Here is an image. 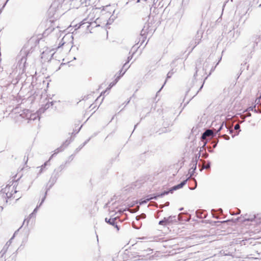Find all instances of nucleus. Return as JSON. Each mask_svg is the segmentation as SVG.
<instances>
[{
	"instance_id": "obj_1",
	"label": "nucleus",
	"mask_w": 261,
	"mask_h": 261,
	"mask_svg": "<svg viewBox=\"0 0 261 261\" xmlns=\"http://www.w3.org/2000/svg\"><path fill=\"white\" fill-rule=\"evenodd\" d=\"M60 176V173H59L57 172H56L55 170L54 171L49 181L48 182L46 185V191L45 193V195L44 197L42 199V200L39 205V206H41L43 202H44L46 196L47 195V193L48 190H50V189L54 185V184L56 182L58 178Z\"/></svg>"
},
{
	"instance_id": "obj_2",
	"label": "nucleus",
	"mask_w": 261,
	"mask_h": 261,
	"mask_svg": "<svg viewBox=\"0 0 261 261\" xmlns=\"http://www.w3.org/2000/svg\"><path fill=\"white\" fill-rule=\"evenodd\" d=\"M214 130H216V128H212V129H208L204 132L201 136V140L204 141L206 139L207 137H215L216 136V132H214Z\"/></svg>"
},
{
	"instance_id": "obj_3",
	"label": "nucleus",
	"mask_w": 261,
	"mask_h": 261,
	"mask_svg": "<svg viewBox=\"0 0 261 261\" xmlns=\"http://www.w3.org/2000/svg\"><path fill=\"white\" fill-rule=\"evenodd\" d=\"M200 155L198 157L197 155L195 156L194 158H193L191 166H192L191 168L189 170V174H190V176L189 177V178L193 175L195 172V170L196 169V166L198 161V159L199 158Z\"/></svg>"
},
{
	"instance_id": "obj_4",
	"label": "nucleus",
	"mask_w": 261,
	"mask_h": 261,
	"mask_svg": "<svg viewBox=\"0 0 261 261\" xmlns=\"http://www.w3.org/2000/svg\"><path fill=\"white\" fill-rule=\"evenodd\" d=\"M70 142L71 141H68V140H66L60 147L57 148L55 150V153L52 155V156L64 150V149L70 143Z\"/></svg>"
},
{
	"instance_id": "obj_5",
	"label": "nucleus",
	"mask_w": 261,
	"mask_h": 261,
	"mask_svg": "<svg viewBox=\"0 0 261 261\" xmlns=\"http://www.w3.org/2000/svg\"><path fill=\"white\" fill-rule=\"evenodd\" d=\"M71 5H73V7L76 8H79L81 5H83L84 3L86 4L87 0H70Z\"/></svg>"
},
{
	"instance_id": "obj_6",
	"label": "nucleus",
	"mask_w": 261,
	"mask_h": 261,
	"mask_svg": "<svg viewBox=\"0 0 261 261\" xmlns=\"http://www.w3.org/2000/svg\"><path fill=\"white\" fill-rule=\"evenodd\" d=\"M124 255H128V258H129L131 260H137L139 259L140 255H134L131 252H129L127 250H125Z\"/></svg>"
},
{
	"instance_id": "obj_7",
	"label": "nucleus",
	"mask_w": 261,
	"mask_h": 261,
	"mask_svg": "<svg viewBox=\"0 0 261 261\" xmlns=\"http://www.w3.org/2000/svg\"><path fill=\"white\" fill-rule=\"evenodd\" d=\"M117 219H118V217H115L113 218H110V219L106 218L105 222H107V223L109 224L110 225H111L113 226V225H115V222Z\"/></svg>"
},
{
	"instance_id": "obj_8",
	"label": "nucleus",
	"mask_w": 261,
	"mask_h": 261,
	"mask_svg": "<svg viewBox=\"0 0 261 261\" xmlns=\"http://www.w3.org/2000/svg\"><path fill=\"white\" fill-rule=\"evenodd\" d=\"M145 27L144 26V28L142 29L140 33V36L142 37V42L141 45L143 43V42L145 41V39L146 38L147 29L145 30Z\"/></svg>"
},
{
	"instance_id": "obj_9",
	"label": "nucleus",
	"mask_w": 261,
	"mask_h": 261,
	"mask_svg": "<svg viewBox=\"0 0 261 261\" xmlns=\"http://www.w3.org/2000/svg\"><path fill=\"white\" fill-rule=\"evenodd\" d=\"M202 38V34L201 33L197 32V33L195 36V38L194 39L195 41V46H196L198 44L200 41L201 38Z\"/></svg>"
},
{
	"instance_id": "obj_10",
	"label": "nucleus",
	"mask_w": 261,
	"mask_h": 261,
	"mask_svg": "<svg viewBox=\"0 0 261 261\" xmlns=\"http://www.w3.org/2000/svg\"><path fill=\"white\" fill-rule=\"evenodd\" d=\"M176 218V216H170L167 218H166V222L168 225L174 222H177Z\"/></svg>"
},
{
	"instance_id": "obj_11",
	"label": "nucleus",
	"mask_w": 261,
	"mask_h": 261,
	"mask_svg": "<svg viewBox=\"0 0 261 261\" xmlns=\"http://www.w3.org/2000/svg\"><path fill=\"white\" fill-rule=\"evenodd\" d=\"M203 213H204V211L203 210H197L196 212V216L198 218H200V219L205 218L206 217V216H205V215H204L203 216Z\"/></svg>"
},
{
	"instance_id": "obj_12",
	"label": "nucleus",
	"mask_w": 261,
	"mask_h": 261,
	"mask_svg": "<svg viewBox=\"0 0 261 261\" xmlns=\"http://www.w3.org/2000/svg\"><path fill=\"white\" fill-rule=\"evenodd\" d=\"M184 214L183 213H180L178 215V220L180 221H189V219L187 217H184L183 216Z\"/></svg>"
},
{
	"instance_id": "obj_13",
	"label": "nucleus",
	"mask_w": 261,
	"mask_h": 261,
	"mask_svg": "<svg viewBox=\"0 0 261 261\" xmlns=\"http://www.w3.org/2000/svg\"><path fill=\"white\" fill-rule=\"evenodd\" d=\"M257 36L256 35L253 36L252 37V40L254 42L253 47H254L255 46H257L258 43L260 41L259 39H257Z\"/></svg>"
},
{
	"instance_id": "obj_14",
	"label": "nucleus",
	"mask_w": 261,
	"mask_h": 261,
	"mask_svg": "<svg viewBox=\"0 0 261 261\" xmlns=\"http://www.w3.org/2000/svg\"><path fill=\"white\" fill-rule=\"evenodd\" d=\"M66 164H65H65H62L59 167H58L57 168L55 169L54 170L56 172H57L59 173H60L62 171V170H63L64 169V168L65 167V165Z\"/></svg>"
},
{
	"instance_id": "obj_15",
	"label": "nucleus",
	"mask_w": 261,
	"mask_h": 261,
	"mask_svg": "<svg viewBox=\"0 0 261 261\" xmlns=\"http://www.w3.org/2000/svg\"><path fill=\"white\" fill-rule=\"evenodd\" d=\"M158 198L157 194L149 195L147 196V201H149L152 199L156 200Z\"/></svg>"
},
{
	"instance_id": "obj_16",
	"label": "nucleus",
	"mask_w": 261,
	"mask_h": 261,
	"mask_svg": "<svg viewBox=\"0 0 261 261\" xmlns=\"http://www.w3.org/2000/svg\"><path fill=\"white\" fill-rule=\"evenodd\" d=\"M169 193H172V192L170 191V190L169 191H164L163 192H162V193H161L160 194H157V197H158V198L159 197H162L168 194Z\"/></svg>"
},
{
	"instance_id": "obj_17",
	"label": "nucleus",
	"mask_w": 261,
	"mask_h": 261,
	"mask_svg": "<svg viewBox=\"0 0 261 261\" xmlns=\"http://www.w3.org/2000/svg\"><path fill=\"white\" fill-rule=\"evenodd\" d=\"M189 179V178H187L186 179L183 180L181 181L180 184H178V186L179 189L182 188L187 183L188 180Z\"/></svg>"
},
{
	"instance_id": "obj_18",
	"label": "nucleus",
	"mask_w": 261,
	"mask_h": 261,
	"mask_svg": "<svg viewBox=\"0 0 261 261\" xmlns=\"http://www.w3.org/2000/svg\"><path fill=\"white\" fill-rule=\"evenodd\" d=\"M255 107L256 105H255L253 107H250L245 111V112L251 111H254L255 113H258V111L255 109Z\"/></svg>"
},
{
	"instance_id": "obj_19",
	"label": "nucleus",
	"mask_w": 261,
	"mask_h": 261,
	"mask_svg": "<svg viewBox=\"0 0 261 261\" xmlns=\"http://www.w3.org/2000/svg\"><path fill=\"white\" fill-rule=\"evenodd\" d=\"M159 224L164 225V226H166V225H168L167 222H166V217H165L163 220L160 221L159 222Z\"/></svg>"
},
{
	"instance_id": "obj_20",
	"label": "nucleus",
	"mask_w": 261,
	"mask_h": 261,
	"mask_svg": "<svg viewBox=\"0 0 261 261\" xmlns=\"http://www.w3.org/2000/svg\"><path fill=\"white\" fill-rule=\"evenodd\" d=\"M146 218V214H144V213H142L141 214V215H139V216H136V219L137 220V221H139V220H140L141 219H144Z\"/></svg>"
},
{
	"instance_id": "obj_21",
	"label": "nucleus",
	"mask_w": 261,
	"mask_h": 261,
	"mask_svg": "<svg viewBox=\"0 0 261 261\" xmlns=\"http://www.w3.org/2000/svg\"><path fill=\"white\" fill-rule=\"evenodd\" d=\"M240 219V218L239 217L234 220H233V219L227 220L226 221H221L220 222L221 223H226V222H233L236 223V222L239 221Z\"/></svg>"
},
{
	"instance_id": "obj_22",
	"label": "nucleus",
	"mask_w": 261,
	"mask_h": 261,
	"mask_svg": "<svg viewBox=\"0 0 261 261\" xmlns=\"http://www.w3.org/2000/svg\"><path fill=\"white\" fill-rule=\"evenodd\" d=\"M46 111V110L43 108V107L40 108L39 110L37 111V113H38V115H37V117L39 116V115H40L43 113H44V112Z\"/></svg>"
},
{
	"instance_id": "obj_23",
	"label": "nucleus",
	"mask_w": 261,
	"mask_h": 261,
	"mask_svg": "<svg viewBox=\"0 0 261 261\" xmlns=\"http://www.w3.org/2000/svg\"><path fill=\"white\" fill-rule=\"evenodd\" d=\"M7 248H5L4 247L3 249L0 252V257H2L6 253Z\"/></svg>"
},
{
	"instance_id": "obj_24",
	"label": "nucleus",
	"mask_w": 261,
	"mask_h": 261,
	"mask_svg": "<svg viewBox=\"0 0 261 261\" xmlns=\"http://www.w3.org/2000/svg\"><path fill=\"white\" fill-rule=\"evenodd\" d=\"M53 105V102H47L43 106V108L46 110L50 107V106H52Z\"/></svg>"
},
{
	"instance_id": "obj_25",
	"label": "nucleus",
	"mask_w": 261,
	"mask_h": 261,
	"mask_svg": "<svg viewBox=\"0 0 261 261\" xmlns=\"http://www.w3.org/2000/svg\"><path fill=\"white\" fill-rule=\"evenodd\" d=\"M127 63H125L123 66V67H122V69L124 68L125 69V70L124 71V72H123V73H122V75H123L125 72L126 71V70L129 68V66H127Z\"/></svg>"
},
{
	"instance_id": "obj_26",
	"label": "nucleus",
	"mask_w": 261,
	"mask_h": 261,
	"mask_svg": "<svg viewBox=\"0 0 261 261\" xmlns=\"http://www.w3.org/2000/svg\"><path fill=\"white\" fill-rule=\"evenodd\" d=\"M224 122H223L219 126V128H218L217 130L216 129L215 130V132L217 134H218L219 132H220V130L222 129L223 127V125H224Z\"/></svg>"
},
{
	"instance_id": "obj_27",
	"label": "nucleus",
	"mask_w": 261,
	"mask_h": 261,
	"mask_svg": "<svg viewBox=\"0 0 261 261\" xmlns=\"http://www.w3.org/2000/svg\"><path fill=\"white\" fill-rule=\"evenodd\" d=\"M234 129L236 130H239V132L236 134V135H238L239 134V133L241 131L240 126L239 124H236L234 126Z\"/></svg>"
},
{
	"instance_id": "obj_28",
	"label": "nucleus",
	"mask_w": 261,
	"mask_h": 261,
	"mask_svg": "<svg viewBox=\"0 0 261 261\" xmlns=\"http://www.w3.org/2000/svg\"><path fill=\"white\" fill-rule=\"evenodd\" d=\"M253 4H259L258 7H261V0H253Z\"/></svg>"
},
{
	"instance_id": "obj_29",
	"label": "nucleus",
	"mask_w": 261,
	"mask_h": 261,
	"mask_svg": "<svg viewBox=\"0 0 261 261\" xmlns=\"http://www.w3.org/2000/svg\"><path fill=\"white\" fill-rule=\"evenodd\" d=\"M178 189H179V188L178 185H175V186L172 187V188H171L170 189V191L173 192L174 191L178 190Z\"/></svg>"
},
{
	"instance_id": "obj_30",
	"label": "nucleus",
	"mask_w": 261,
	"mask_h": 261,
	"mask_svg": "<svg viewBox=\"0 0 261 261\" xmlns=\"http://www.w3.org/2000/svg\"><path fill=\"white\" fill-rule=\"evenodd\" d=\"M216 212H217V211H216L215 210H214V209H213V210H212V211H211V212H212V215H213V217L214 218H216L218 219V216L216 215V214H215V213H216Z\"/></svg>"
},
{
	"instance_id": "obj_31",
	"label": "nucleus",
	"mask_w": 261,
	"mask_h": 261,
	"mask_svg": "<svg viewBox=\"0 0 261 261\" xmlns=\"http://www.w3.org/2000/svg\"><path fill=\"white\" fill-rule=\"evenodd\" d=\"M73 155H71L69 157V159L67 161H66L65 164L69 163L73 159Z\"/></svg>"
},
{
	"instance_id": "obj_32",
	"label": "nucleus",
	"mask_w": 261,
	"mask_h": 261,
	"mask_svg": "<svg viewBox=\"0 0 261 261\" xmlns=\"http://www.w3.org/2000/svg\"><path fill=\"white\" fill-rule=\"evenodd\" d=\"M173 73H174V72L172 70L170 71L167 75V79L170 78L171 77L172 75L173 74Z\"/></svg>"
},
{
	"instance_id": "obj_33",
	"label": "nucleus",
	"mask_w": 261,
	"mask_h": 261,
	"mask_svg": "<svg viewBox=\"0 0 261 261\" xmlns=\"http://www.w3.org/2000/svg\"><path fill=\"white\" fill-rule=\"evenodd\" d=\"M37 117V116H36V115L35 114H31L30 116V119L31 120H35Z\"/></svg>"
},
{
	"instance_id": "obj_34",
	"label": "nucleus",
	"mask_w": 261,
	"mask_h": 261,
	"mask_svg": "<svg viewBox=\"0 0 261 261\" xmlns=\"http://www.w3.org/2000/svg\"><path fill=\"white\" fill-rule=\"evenodd\" d=\"M122 69H122L120 71V76H117V77H116V79H115L116 83V82H118V81L119 80L120 77L121 76H122V73H123V72H122Z\"/></svg>"
},
{
	"instance_id": "obj_35",
	"label": "nucleus",
	"mask_w": 261,
	"mask_h": 261,
	"mask_svg": "<svg viewBox=\"0 0 261 261\" xmlns=\"http://www.w3.org/2000/svg\"><path fill=\"white\" fill-rule=\"evenodd\" d=\"M47 162H45L43 165H42L41 166V169L40 170V172H39V173H41L42 172V169L43 168H44L45 167V166H46L47 165Z\"/></svg>"
},
{
	"instance_id": "obj_36",
	"label": "nucleus",
	"mask_w": 261,
	"mask_h": 261,
	"mask_svg": "<svg viewBox=\"0 0 261 261\" xmlns=\"http://www.w3.org/2000/svg\"><path fill=\"white\" fill-rule=\"evenodd\" d=\"M221 137L223 138L224 139H225L226 140H228L230 139L229 137L228 136H227V135H223L221 136Z\"/></svg>"
},
{
	"instance_id": "obj_37",
	"label": "nucleus",
	"mask_w": 261,
	"mask_h": 261,
	"mask_svg": "<svg viewBox=\"0 0 261 261\" xmlns=\"http://www.w3.org/2000/svg\"><path fill=\"white\" fill-rule=\"evenodd\" d=\"M217 125L218 124L216 121H213V122L212 123V126H213V128H215V127H217Z\"/></svg>"
},
{
	"instance_id": "obj_38",
	"label": "nucleus",
	"mask_w": 261,
	"mask_h": 261,
	"mask_svg": "<svg viewBox=\"0 0 261 261\" xmlns=\"http://www.w3.org/2000/svg\"><path fill=\"white\" fill-rule=\"evenodd\" d=\"M114 84H115V83H111V84H110V85H109V87H109V88H108L107 89V90H105V91H103V94H105V93L107 92V90L110 89L112 86H113V85H114Z\"/></svg>"
},
{
	"instance_id": "obj_39",
	"label": "nucleus",
	"mask_w": 261,
	"mask_h": 261,
	"mask_svg": "<svg viewBox=\"0 0 261 261\" xmlns=\"http://www.w3.org/2000/svg\"><path fill=\"white\" fill-rule=\"evenodd\" d=\"M21 62H22L23 61H24V64L26 62V58L25 57H22L21 58Z\"/></svg>"
},
{
	"instance_id": "obj_40",
	"label": "nucleus",
	"mask_w": 261,
	"mask_h": 261,
	"mask_svg": "<svg viewBox=\"0 0 261 261\" xmlns=\"http://www.w3.org/2000/svg\"><path fill=\"white\" fill-rule=\"evenodd\" d=\"M251 114L250 112H247L246 114H245V117H250L251 116Z\"/></svg>"
},
{
	"instance_id": "obj_41",
	"label": "nucleus",
	"mask_w": 261,
	"mask_h": 261,
	"mask_svg": "<svg viewBox=\"0 0 261 261\" xmlns=\"http://www.w3.org/2000/svg\"><path fill=\"white\" fill-rule=\"evenodd\" d=\"M89 139L87 140V141H85L83 144L82 145V147H83L89 141Z\"/></svg>"
},
{
	"instance_id": "obj_42",
	"label": "nucleus",
	"mask_w": 261,
	"mask_h": 261,
	"mask_svg": "<svg viewBox=\"0 0 261 261\" xmlns=\"http://www.w3.org/2000/svg\"><path fill=\"white\" fill-rule=\"evenodd\" d=\"M203 84L201 85V86L200 87L199 89L197 91V92H196V94L195 95H194L193 97H194L196 94H197V93L199 92V91L201 90V89L203 87Z\"/></svg>"
},
{
	"instance_id": "obj_43",
	"label": "nucleus",
	"mask_w": 261,
	"mask_h": 261,
	"mask_svg": "<svg viewBox=\"0 0 261 261\" xmlns=\"http://www.w3.org/2000/svg\"><path fill=\"white\" fill-rule=\"evenodd\" d=\"M260 98H259V97L256 98V99L255 100V102L256 103V104H258L260 102Z\"/></svg>"
},
{
	"instance_id": "obj_44",
	"label": "nucleus",
	"mask_w": 261,
	"mask_h": 261,
	"mask_svg": "<svg viewBox=\"0 0 261 261\" xmlns=\"http://www.w3.org/2000/svg\"><path fill=\"white\" fill-rule=\"evenodd\" d=\"M148 201H147V199L146 200H144L143 201H142L141 202H140V204H142L143 203H146L148 202Z\"/></svg>"
},
{
	"instance_id": "obj_45",
	"label": "nucleus",
	"mask_w": 261,
	"mask_h": 261,
	"mask_svg": "<svg viewBox=\"0 0 261 261\" xmlns=\"http://www.w3.org/2000/svg\"><path fill=\"white\" fill-rule=\"evenodd\" d=\"M115 228H117V230L118 231L119 230V226L117 225L116 222H115V225H113Z\"/></svg>"
},
{
	"instance_id": "obj_46",
	"label": "nucleus",
	"mask_w": 261,
	"mask_h": 261,
	"mask_svg": "<svg viewBox=\"0 0 261 261\" xmlns=\"http://www.w3.org/2000/svg\"><path fill=\"white\" fill-rule=\"evenodd\" d=\"M217 212H218V214H220L222 213L223 211L221 208H219L217 210Z\"/></svg>"
},
{
	"instance_id": "obj_47",
	"label": "nucleus",
	"mask_w": 261,
	"mask_h": 261,
	"mask_svg": "<svg viewBox=\"0 0 261 261\" xmlns=\"http://www.w3.org/2000/svg\"><path fill=\"white\" fill-rule=\"evenodd\" d=\"M234 33V31L233 30L230 31L228 33V34H229L230 35H231L233 34Z\"/></svg>"
},
{
	"instance_id": "obj_48",
	"label": "nucleus",
	"mask_w": 261,
	"mask_h": 261,
	"mask_svg": "<svg viewBox=\"0 0 261 261\" xmlns=\"http://www.w3.org/2000/svg\"><path fill=\"white\" fill-rule=\"evenodd\" d=\"M38 207V206H37L35 208V210H34L33 213H32L31 214H30V216H31L32 215H33V214L34 213H35V212H37V210Z\"/></svg>"
},
{
	"instance_id": "obj_49",
	"label": "nucleus",
	"mask_w": 261,
	"mask_h": 261,
	"mask_svg": "<svg viewBox=\"0 0 261 261\" xmlns=\"http://www.w3.org/2000/svg\"><path fill=\"white\" fill-rule=\"evenodd\" d=\"M256 36H257V38L259 39V40L260 41L261 40V33L259 35H256Z\"/></svg>"
},
{
	"instance_id": "obj_50",
	"label": "nucleus",
	"mask_w": 261,
	"mask_h": 261,
	"mask_svg": "<svg viewBox=\"0 0 261 261\" xmlns=\"http://www.w3.org/2000/svg\"><path fill=\"white\" fill-rule=\"evenodd\" d=\"M132 59V56L128 57L127 58V62L126 63H128Z\"/></svg>"
},
{
	"instance_id": "obj_51",
	"label": "nucleus",
	"mask_w": 261,
	"mask_h": 261,
	"mask_svg": "<svg viewBox=\"0 0 261 261\" xmlns=\"http://www.w3.org/2000/svg\"><path fill=\"white\" fill-rule=\"evenodd\" d=\"M46 53L45 52H43L42 55H43V56L42 57V58H45V56L46 55Z\"/></svg>"
},
{
	"instance_id": "obj_52",
	"label": "nucleus",
	"mask_w": 261,
	"mask_h": 261,
	"mask_svg": "<svg viewBox=\"0 0 261 261\" xmlns=\"http://www.w3.org/2000/svg\"><path fill=\"white\" fill-rule=\"evenodd\" d=\"M6 195L8 197H10L12 195V194L11 193H10L9 195H8V193H7L6 194Z\"/></svg>"
},
{
	"instance_id": "obj_53",
	"label": "nucleus",
	"mask_w": 261,
	"mask_h": 261,
	"mask_svg": "<svg viewBox=\"0 0 261 261\" xmlns=\"http://www.w3.org/2000/svg\"><path fill=\"white\" fill-rule=\"evenodd\" d=\"M218 142V140L214 144V145H213L214 148H215L216 147Z\"/></svg>"
},
{
	"instance_id": "obj_54",
	"label": "nucleus",
	"mask_w": 261,
	"mask_h": 261,
	"mask_svg": "<svg viewBox=\"0 0 261 261\" xmlns=\"http://www.w3.org/2000/svg\"><path fill=\"white\" fill-rule=\"evenodd\" d=\"M17 231H15V233H14V234L13 236L12 237V238L9 240V242L10 243L11 240L12 239H13V238L14 237V236H15V234L16 233Z\"/></svg>"
},
{
	"instance_id": "obj_55",
	"label": "nucleus",
	"mask_w": 261,
	"mask_h": 261,
	"mask_svg": "<svg viewBox=\"0 0 261 261\" xmlns=\"http://www.w3.org/2000/svg\"><path fill=\"white\" fill-rule=\"evenodd\" d=\"M133 227L135 228H136V229H139V227H137L135 226V222H133Z\"/></svg>"
},
{
	"instance_id": "obj_56",
	"label": "nucleus",
	"mask_w": 261,
	"mask_h": 261,
	"mask_svg": "<svg viewBox=\"0 0 261 261\" xmlns=\"http://www.w3.org/2000/svg\"><path fill=\"white\" fill-rule=\"evenodd\" d=\"M64 44V42L62 43V44H59V46H58V48H59L60 47L62 46V45H63Z\"/></svg>"
},
{
	"instance_id": "obj_57",
	"label": "nucleus",
	"mask_w": 261,
	"mask_h": 261,
	"mask_svg": "<svg viewBox=\"0 0 261 261\" xmlns=\"http://www.w3.org/2000/svg\"><path fill=\"white\" fill-rule=\"evenodd\" d=\"M9 0H7V1L5 2V3L4 4V6H3L2 8H4L6 5L7 4V2L9 1Z\"/></svg>"
},
{
	"instance_id": "obj_58",
	"label": "nucleus",
	"mask_w": 261,
	"mask_h": 261,
	"mask_svg": "<svg viewBox=\"0 0 261 261\" xmlns=\"http://www.w3.org/2000/svg\"><path fill=\"white\" fill-rule=\"evenodd\" d=\"M224 255H230V254L229 253V252H228V253H225L224 252Z\"/></svg>"
},
{
	"instance_id": "obj_59",
	"label": "nucleus",
	"mask_w": 261,
	"mask_h": 261,
	"mask_svg": "<svg viewBox=\"0 0 261 261\" xmlns=\"http://www.w3.org/2000/svg\"><path fill=\"white\" fill-rule=\"evenodd\" d=\"M250 221V220L249 219L245 218L244 220H241V221Z\"/></svg>"
},
{
	"instance_id": "obj_60",
	"label": "nucleus",
	"mask_w": 261,
	"mask_h": 261,
	"mask_svg": "<svg viewBox=\"0 0 261 261\" xmlns=\"http://www.w3.org/2000/svg\"><path fill=\"white\" fill-rule=\"evenodd\" d=\"M169 205V202H166L165 205V206H168Z\"/></svg>"
},
{
	"instance_id": "obj_61",
	"label": "nucleus",
	"mask_w": 261,
	"mask_h": 261,
	"mask_svg": "<svg viewBox=\"0 0 261 261\" xmlns=\"http://www.w3.org/2000/svg\"><path fill=\"white\" fill-rule=\"evenodd\" d=\"M241 213V211L240 210H238L237 213L236 214H239Z\"/></svg>"
},
{
	"instance_id": "obj_62",
	"label": "nucleus",
	"mask_w": 261,
	"mask_h": 261,
	"mask_svg": "<svg viewBox=\"0 0 261 261\" xmlns=\"http://www.w3.org/2000/svg\"><path fill=\"white\" fill-rule=\"evenodd\" d=\"M54 53H53V54H51V56L50 58H49V59L48 60V61H49L51 60V58H52V57H53V56H54Z\"/></svg>"
},
{
	"instance_id": "obj_63",
	"label": "nucleus",
	"mask_w": 261,
	"mask_h": 261,
	"mask_svg": "<svg viewBox=\"0 0 261 261\" xmlns=\"http://www.w3.org/2000/svg\"><path fill=\"white\" fill-rule=\"evenodd\" d=\"M210 167V165H208L206 166L205 167V169H208V168H209Z\"/></svg>"
},
{
	"instance_id": "obj_64",
	"label": "nucleus",
	"mask_w": 261,
	"mask_h": 261,
	"mask_svg": "<svg viewBox=\"0 0 261 261\" xmlns=\"http://www.w3.org/2000/svg\"><path fill=\"white\" fill-rule=\"evenodd\" d=\"M60 0H57V1H55L54 3V5H55L56 3H57L58 2H59Z\"/></svg>"
}]
</instances>
